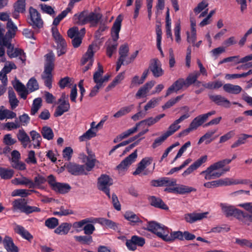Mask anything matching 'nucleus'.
<instances>
[{
    "mask_svg": "<svg viewBox=\"0 0 252 252\" xmlns=\"http://www.w3.org/2000/svg\"><path fill=\"white\" fill-rule=\"evenodd\" d=\"M122 21V16L119 15L114 22L111 29L112 40H109L106 43V53L109 57H111L113 53L116 51L118 46L117 41L119 38V32L121 30Z\"/></svg>",
    "mask_w": 252,
    "mask_h": 252,
    "instance_id": "nucleus-1",
    "label": "nucleus"
},
{
    "mask_svg": "<svg viewBox=\"0 0 252 252\" xmlns=\"http://www.w3.org/2000/svg\"><path fill=\"white\" fill-rule=\"evenodd\" d=\"M45 58L46 63L41 78L44 80L45 85L50 89L52 88V71L54 67L55 56L53 53H49L46 55Z\"/></svg>",
    "mask_w": 252,
    "mask_h": 252,
    "instance_id": "nucleus-2",
    "label": "nucleus"
},
{
    "mask_svg": "<svg viewBox=\"0 0 252 252\" xmlns=\"http://www.w3.org/2000/svg\"><path fill=\"white\" fill-rule=\"evenodd\" d=\"M220 169L217 162H215L208 167L205 170L201 172L200 174L204 175L206 180L215 179L223 175V172H220Z\"/></svg>",
    "mask_w": 252,
    "mask_h": 252,
    "instance_id": "nucleus-3",
    "label": "nucleus"
},
{
    "mask_svg": "<svg viewBox=\"0 0 252 252\" xmlns=\"http://www.w3.org/2000/svg\"><path fill=\"white\" fill-rule=\"evenodd\" d=\"M14 210H19L21 212L30 214L34 212H39L40 209L36 207L27 205V201L24 198H19L13 202Z\"/></svg>",
    "mask_w": 252,
    "mask_h": 252,
    "instance_id": "nucleus-4",
    "label": "nucleus"
},
{
    "mask_svg": "<svg viewBox=\"0 0 252 252\" xmlns=\"http://www.w3.org/2000/svg\"><path fill=\"white\" fill-rule=\"evenodd\" d=\"M52 33L57 43L58 55L60 56L66 52V43L63 36L59 33L57 27L52 28Z\"/></svg>",
    "mask_w": 252,
    "mask_h": 252,
    "instance_id": "nucleus-5",
    "label": "nucleus"
},
{
    "mask_svg": "<svg viewBox=\"0 0 252 252\" xmlns=\"http://www.w3.org/2000/svg\"><path fill=\"white\" fill-rule=\"evenodd\" d=\"M113 184V180L108 175H101L97 181V188L104 192L109 198H110V187Z\"/></svg>",
    "mask_w": 252,
    "mask_h": 252,
    "instance_id": "nucleus-6",
    "label": "nucleus"
},
{
    "mask_svg": "<svg viewBox=\"0 0 252 252\" xmlns=\"http://www.w3.org/2000/svg\"><path fill=\"white\" fill-rule=\"evenodd\" d=\"M152 161L153 158L151 157H146L143 158L138 163V166L135 171L133 172V174L134 175H147L150 173H152L155 168V165H154L152 170L146 169L148 165L152 163Z\"/></svg>",
    "mask_w": 252,
    "mask_h": 252,
    "instance_id": "nucleus-7",
    "label": "nucleus"
},
{
    "mask_svg": "<svg viewBox=\"0 0 252 252\" xmlns=\"http://www.w3.org/2000/svg\"><path fill=\"white\" fill-rule=\"evenodd\" d=\"M168 228L163 224L155 221L148 222L146 229L156 234L158 237L163 239L164 235L167 233Z\"/></svg>",
    "mask_w": 252,
    "mask_h": 252,
    "instance_id": "nucleus-8",
    "label": "nucleus"
},
{
    "mask_svg": "<svg viewBox=\"0 0 252 252\" xmlns=\"http://www.w3.org/2000/svg\"><path fill=\"white\" fill-rule=\"evenodd\" d=\"M30 18L29 23L34 29H39L42 28L43 21L41 18L40 14L36 9L32 7L29 9Z\"/></svg>",
    "mask_w": 252,
    "mask_h": 252,
    "instance_id": "nucleus-9",
    "label": "nucleus"
},
{
    "mask_svg": "<svg viewBox=\"0 0 252 252\" xmlns=\"http://www.w3.org/2000/svg\"><path fill=\"white\" fill-rule=\"evenodd\" d=\"M238 207L243 208L250 214L239 210V220L247 223V221L252 222V202H245L239 204Z\"/></svg>",
    "mask_w": 252,
    "mask_h": 252,
    "instance_id": "nucleus-10",
    "label": "nucleus"
},
{
    "mask_svg": "<svg viewBox=\"0 0 252 252\" xmlns=\"http://www.w3.org/2000/svg\"><path fill=\"white\" fill-rule=\"evenodd\" d=\"M66 95L63 94L61 98L58 100L59 105L57 107L54 113L56 117L62 116L65 112H67L70 109V104L67 100H65Z\"/></svg>",
    "mask_w": 252,
    "mask_h": 252,
    "instance_id": "nucleus-11",
    "label": "nucleus"
},
{
    "mask_svg": "<svg viewBox=\"0 0 252 252\" xmlns=\"http://www.w3.org/2000/svg\"><path fill=\"white\" fill-rule=\"evenodd\" d=\"M137 157V151L129 155L125 159H124L117 166V168L119 173L123 174L127 170V168L134 162Z\"/></svg>",
    "mask_w": 252,
    "mask_h": 252,
    "instance_id": "nucleus-12",
    "label": "nucleus"
},
{
    "mask_svg": "<svg viewBox=\"0 0 252 252\" xmlns=\"http://www.w3.org/2000/svg\"><path fill=\"white\" fill-rule=\"evenodd\" d=\"M145 243L144 238L136 235L132 236L130 239L127 240L126 246L130 251H134L136 250L137 247H142Z\"/></svg>",
    "mask_w": 252,
    "mask_h": 252,
    "instance_id": "nucleus-13",
    "label": "nucleus"
},
{
    "mask_svg": "<svg viewBox=\"0 0 252 252\" xmlns=\"http://www.w3.org/2000/svg\"><path fill=\"white\" fill-rule=\"evenodd\" d=\"M98 49V47L96 44H92L90 45L87 51L84 55L81 60V63L83 65L88 63H90V65H93L94 63V53Z\"/></svg>",
    "mask_w": 252,
    "mask_h": 252,
    "instance_id": "nucleus-14",
    "label": "nucleus"
},
{
    "mask_svg": "<svg viewBox=\"0 0 252 252\" xmlns=\"http://www.w3.org/2000/svg\"><path fill=\"white\" fill-rule=\"evenodd\" d=\"M220 207L222 213L226 217L234 216L239 220V209L226 203H220Z\"/></svg>",
    "mask_w": 252,
    "mask_h": 252,
    "instance_id": "nucleus-15",
    "label": "nucleus"
},
{
    "mask_svg": "<svg viewBox=\"0 0 252 252\" xmlns=\"http://www.w3.org/2000/svg\"><path fill=\"white\" fill-rule=\"evenodd\" d=\"M149 69L155 77H159L164 74V70L161 68V64L157 59H154L150 62Z\"/></svg>",
    "mask_w": 252,
    "mask_h": 252,
    "instance_id": "nucleus-16",
    "label": "nucleus"
},
{
    "mask_svg": "<svg viewBox=\"0 0 252 252\" xmlns=\"http://www.w3.org/2000/svg\"><path fill=\"white\" fill-rule=\"evenodd\" d=\"M208 214V212L203 213L193 212L185 214L184 218L187 222L192 223L206 218Z\"/></svg>",
    "mask_w": 252,
    "mask_h": 252,
    "instance_id": "nucleus-17",
    "label": "nucleus"
},
{
    "mask_svg": "<svg viewBox=\"0 0 252 252\" xmlns=\"http://www.w3.org/2000/svg\"><path fill=\"white\" fill-rule=\"evenodd\" d=\"M88 156L84 154L81 155L80 158L84 162H86L87 170L90 171L94 167L96 159L95 158V155L92 152L88 150Z\"/></svg>",
    "mask_w": 252,
    "mask_h": 252,
    "instance_id": "nucleus-18",
    "label": "nucleus"
},
{
    "mask_svg": "<svg viewBox=\"0 0 252 252\" xmlns=\"http://www.w3.org/2000/svg\"><path fill=\"white\" fill-rule=\"evenodd\" d=\"M221 186H227L238 184L247 185L250 183V180L247 179H235L226 178L220 179Z\"/></svg>",
    "mask_w": 252,
    "mask_h": 252,
    "instance_id": "nucleus-19",
    "label": "nucleus"
},
{
    "mask_svg": "<svg viewBox=\"0 0 252 252\" xmlns=\"http://www.w3.org/2000/svg\"><path fill=\"white\" fill-rule=\"evenodd\" d=\"M155 84V81H151L147 82L143 86L141 87L136 94L135 96L137 98L146 97L147 93L153 87Z\"/></svg>",
    "mask_w": 252,
    "mask_h": 252,
    "instance_id": "nucleus-20",
    "label": "nucleus"
},
{
    "mask_svg": "<svg viewBox=\"0 0 252 252\" xmlns=\"http://www.w3.org/2000/svg\"><path fill=\"white\" fill-rule=\"evenodd\" d=\"M148 199L150 205L155 208L165 210L168 209L167 205L159 197L151 196L148 197Z\"/></svg>",
    "mask_w": 252,
    "mask_h": 252,
    "instance_id": "nucleus-21",
    "label": "nucleus"
},
{
    "mask_svg": "<svg viewBox=\"0 0 252 252\" xmlns=\"http://www.w3.org/2000/svg\"><path fill=\"white\" fill-rule=\"evenodd\" d=\"M169 231L168 228L167 229V233L165 234L164 237L163 238V240L168 242H172L174 241L175 240L178 239L180 241L184 240L183 237V232L181 231H176L171 232L169 235Z\"/></svg>",
    "mask_w": 252,
    "mask_h": 252,
    "instance_id": "nucleus-22",
    "label": "nucleus"
},
{
    "mask_svg": "<svg viewBox=\"0 0 252 252\" xmlns=\"http://www.w3.org/2000/svg\"><path fill=\"white\" fill-rule=\"evenodd\" d=\"M184 87H186L185 80L183 78H180L175 81L167 90L165 97L170 95L173 92H177Z\"/></svg>",
    "mask_w": 252,
    "mask_h": 252,
    "instance_id": "nucleus-23",
    "label": "nucleus"
},
{
    "mask_svg": "<svg viewBox=\"0 0 252 252\" xmlns=\"http://www.w3.org/2000/svg\"><path fill=\"white\" fill-rule=\"evenodd\" d=\"M94 220V222H97L102 226H106L114 230H117L119 229L118 224L110 220L104 218H99L95 219Z\"/></svg>",
    "mask_w": 252,
    "mask_h": 252,
    "instance_id": "nucleus-24",
    "label": "nucleus"
},
{
    "mask_svg": "<svg viewBox=\"0 0 252 252\" xmlns=\"http://www.w3.org/2000/svg\"><path fill=\"white\" fill-rule=\"evenodd\" d=\"M8 50L7 51V54L10 58H15L19 57L20 59L24 62L26 61V57L22 50L18 48L13 49L11 47V44L9 47L6 46Z\"/></svg>",
    "mask_w": 252,
    "mask_h": 252,
    "instance_id": "nucleus-25",
    "label": "nucleus"
},
{
    "mask_svg": "<svg viewBox=\"0 0 252 252\" xmlns=\"http://www.w3.org/2000/svg\"><path fill=\"white\" fill-rule=\"evenodd\" d=\"M152 185L155 187L163 186H174L176 185V181L175 179L170 180L168 178H162L159 180H153L151 182Z\"/></svg>",
    "mask_w": 252,
    "mask_h": 252,
    "instance_id": "nucleus-26",
    "label": "nucleus"
},
{
    "mask_svg": "<svg viewBox=\"0 0 252 252\" xmlns=\"http://www.w3.org/2000/svg\"><path fill=\"white\" fill-rule=\"evenodd\" d=\"M211 100L217 105L223 106L225 108H229L231 102L225 97L220 95H213L210 96Z\"/></svg>",
    "mask_w": 252,
    "mask_h": 252,
    "instance_id": "nucleus-27",
    "label": "nucleus"
},
{
    "mask_svg": "<svg viewBox=\"0 0 252 252\" xmlns=\"http://www.w3.org/2000/svg\"><path fill=\"white\" fill-rule=\"evenodd\" d=\"M2 243L7 252H18V247L15 245L12 239L9 236H6L3 240Z\"/></svg>",
    "mask_w": 252,
    "mask_h": 252,
    "instance_id": "nucleus-28",
    "label": "nucleus"
},
{
    "mask_svg": "<svg viewBox=\"0 0 252 252\" xmlns=\"http://www.w3.org/2000/svg\"><path fill=\"white\" fill-rule=\"evenodd\" d=\"M232 62L234 65H236L239 63H244L247 62L246 56L240 58L239 56H234L229 57L227 58H224L223 60L220 61L219 63L220 64H222L223 63Z\"/></svg>",
    "mask_w": 252,
    "mask_h": 252,
    "instance_id": "nucleus-29",
    "label": "nucleus"
},
{
    "mask_svg": "<svg viewBox=\"0 0 252 252\" xmlns=\"http://www.w3.org/2000/svg\"><path fill=\"white\" fill-rule=\"evenodd\" d=\"M102 18V15L99 13L88 12L87 23H90L91 27H96Z\"/></svg>",
    "mask_w": 252,
    "mask_h": 252,
    "instance_id": "nucleus-30",
    "label": "nucleus"
},
{
    "mask_svg": "<svg viewBox=\"0 0 252 252\" xmlns=\"http://www.w3.org/2000/svg\"><path fill=\"white\" fill-rule=\"evenodd\" d=\"M88 12L83 11L79 14H75L73 18L75 23L80 25H84L87 24Z\"/></svg>",
    "mask_w": 252,
    "mask_h": 252,
    "instance_id": "nucleus-31",
    "label": "nucleus"
},
{
    "mask_svg": "<svg viewBox=\"0 0 252 252\" xmlns=\"http://www.w3.org/2000/svg\"><path fill=\"white\" fill-rule=\"evenodd\" d=\"M11 182L15 185H23L30 189V186L32 185V180L25 176L22 175L20 178L13 179Z\"/></svg>",
    "mask_w": 252,
    "mask_h": 252,
    "instance_id": "nucleus-32",
    "label": "nucleus"
},
{
    "mask_svg": "<svg viewBox=\"0 0 252 252\" xmlns=\"http://www.w3.org/2000/svg\"><path fill=\"white\" fill-rule=\"evenodd\" d=\"M17 137L25 148L30 142V137L23 128L19 130L17 134Z\"/></svg>",
    "mask_w": 252,
    "mask_h": 252,
    "instance_id": "nucleus-33",
    "label": "nucleus"
},
{
    "mask_svg": "<svg viewBox=\"0 0 252 252\" xmlns=\"http://www.w3.org/2000/svg\"><path fill=\"white\" fill-rule=\"evenodd\" d=\"M173 190H175L176 192L181 194L196 191L195 188L184 185H178L173 188Z\"/></svg>",
    "mask_w": 252,
    "mask_h": 252,
    "instance_id": "nucleus-34",
    "label": "nucleus"
},
{
    "mask_svg": "<svg viewBox=\"0 0 252 252\" xmlns=\"http://www.w3.org/2000/svg\"><path fill=\"white\" fill-rule=\"evenodd\" d=\"M124 217L133 225L142 222L138 215L131 211L126 212L124 215Z\"/></svg>",
    "mask_w": 252,
    "mask_h": 252,
    "instance_id": "nucleus-35",
    "label": "nucleus"
},
{
    "mask_svg": "<svg viewBox=\"0 0 252 252\" xmlns=\"http://www.w3.org/2000/svg\"><path fill=\"white\" fill-rule=\"evenodd\" d=\"M68 169L73 175H80L84 173L85 166L76 164H70L68 166Z\"/></svg>",
    "mask_w": 252,
    "mask_h": 252,
    "instance_id": "nucleus-36",
    "label": "nucleus"
},
{
    "mask_svg": "<svg viewBox=\"0 0 252 252\" xmlns=\"http://www.w3.org/2000/svg\"><path fill=\"white\" fill-rule=\"evenodd\" d=\"M14 230L23 238L28 241H31L33 238L32 236L29 232L21 225H16L14 227Z\"/></svg>",
    "mask_w": 252,
    "mask_h": 252,
    "instance_id": "nucleus-37",
    "label": "nucleus"
},
{
    "mask_svg": "<svg viewBox=\"0 0 252 252\" xmlns=\"http://www.w3.org/2000/svg\"><path fill=\"white\" fill-rule=\"evenodd\" d=\"M97 65V70L94 74L93 79L96 85L99 84V85L102 86V76L103 73V67L99 63Z\"/></svg>",
    "mask_w": 252,
    "mask_h": 252,
    "instance_id": "nucleus-38",
    "label": "nucleus"
},
{
    "mask_svg": "<svg viewBox=\"0 0 252 252\" xmlns=\"http://www.w3.org/2000/svg\"><path fill=\"white\" fill-rule=\"evenodd\" d=\"M223 89L226 92L233 94H238L242 91V88L240 86L231 84H224Z\"/></svg>",
    "mask_w": 252,
    "mask_h": 252,
    "instance_id": "nucleus-39",
    "label": "nucleus"
},
{
    "mask_svg": "<svg viewBox=\"0 0 252 252\" xmlns=\"http://www.w3.org/2000/svg\"><path fill=\"white\" fill-rule=\"evenodd\" d=\"M71 189V187L69 184L66 183H58L53 189L56 192L61 194L67 193Z\"/></svg>",
    "mask_w": 252,
    "mask_h": 252,
    "instance_id": "nucleus-40",
    "label": "nucleus"
},
{
    "mask_svg": "<svg viewBox=\"0 0 252 252\" xmlns=\"http://www.w3.org/2000/svg\"><path fill=\"white\" fill-rule=\"evenodd\" d=\"M70 228L71 225L69 223H63L55 230V233L59 235H65L68 233Z\"/></svg>",
    "mask_w": 252,
    "mask_h": 252,
    "instance_id": "nucleus-41",
    "label": "nucleus"
},
{
    "mask_svg": "<svg viewBox=\"0 0 252 252\" xmlns=\"http://www.w3.org/2000/svg\"><path fill=\"white\" fill-rule=\"evenodd\" d=\"M134 108V105L131 104L128 106H125L121 108L118 112L115 113L113 117L116 118L122 117L123 116L130 113Z\"/></svg>",
    "mask_w": 252,
    "mask_h": 252,
    "instance_id": "nucleus-42",
    "label": "nucleus"
},
{
    "mask_svg": "<svg viewBox=\"0 0 252 252\" xmlns=\"http://www.w3.org/2000/svg\"><path fill=\"white\" fill-rule=\"evenodd\" d=\"M31 192H35L34 190H29L27 189H17L14 190L12 193V196H20L26 197L31 194Z\"/></svg>",
    "mask_w": 252,
    "mask_h": 252,
    "instance_id": "nucleus-43",
    "label": "nucleus"
},
{
    "mask_svg": "<svg viewBox=\"0 0 252 252\" xmlns=\"http://www.w3.org/2000/svg\"><path fill=\"white\" fill-rule=\"evenodd\" d=\"M30 135L33 142V148H39L42 139L40 134L35 130H32L30 132Z\"/></svg>",
    "mask_w": 252,
    "mask_h": 252,
    "instance_id": "nucleus-44",
    "label": "nucleus"
},
{
    "mask_svg": "<svg viewBox=\"0 0 252 252\" xmlns=\"http://www.w3.org/2000/svg\"><path fill=\"white\" fill-rule=\"evenodd\" d=\"M43 137L48 140H50L54 138V133L52 129L48 126H43L41 130Z\"/></svg>",
    "mask_w": 252,
    "mask_h": 252,
    "instance_id": "nucleus-45",
    "label": "nucleus"
},
{
    "mask_svg": "<svg viewBox=\"0 0 252 252\" xmlns=\"http://www.w3.org/2000/svg\"><path fill=\"white\" fill-rule=\"evenodd\" d=\"M14 173L12 169L0 167V176L3 179L7 180L11 178Z\"/></svg>",
    "mask_w": 252,
    "mask_h": 252,
    "instance_id": "nucleus-46",
    "label": "nucleus"
},
{
    "mask_svg": "<svg viewBox=\"0 0 252 252\" xmlns=\"http://www.w3.org/2000/svg\"><path fill=\"white\" fill-rule=\"evenodd\" d=\"M9 102L11 109H14L19 104V100L16 98L15 94L13 90H9L8 91Z\"/></svg>",
    "mask_w": 252,
    "mask_h": 252,
    "instance_id": "nucleus-47",
    "label": "nucleus"
},
{
    "mask_svg": "<svg viewBox=\"0 0 252 252\" xmlns=\"http://www.w3.org/2000/svg\"><path fill=\"white\" fill-rule=\"evenodd\" d=\"M199 76V73H198V71H195L193 73L189 74L185 80L186 87H188L191 84L196 82Z\"/></svg>",
    "mask_w": 252,
    "mask_h": 252,
    "instance_id": "nucleus-48",
    "label": "nucleus"
},
{
    "mask_svg": "<svg viewBox=\"0 0 252 252\" xmlns=\"http://www.w3.org/2000/svg\"><path fill=\"white\" fill-rule=\"evenodd\" d=\"M57 209V210L53 212V214L54 215L61 217L74 214V212L72 210L65 209L63 206H62Z\"/></svg>",
    "mask_w": 252,
    "mask_h": 252,
    "instance_id": "nucleus-49",
    "label": "nucleus"
},
{
    "mask_svg": "<svg viewBox=\"0 0 252 252\" xmlns=\"http://www.w3.org/2000/svg\"><path fill=\"white\" fill-rule=\"evenodd\" d=\"M216 130H214L206 133L199 139L198 142V144H201L204 141H205V143L206 144L210 143L213 140V139H211V137L216 133Z\"/></svg>",
    "mask_w": 252,
    "mask_h": 252,
    "instance_id": "nucleus-50",
    "label": "nucleus"
},
{
    "mask_svg": "<svg viewBox=\"0 0 252 252\" xmlns=\"http://www.w3.org/2000/svg\"><path fill=\"white\" fill-rule=\"evenodd\" d=\"M97 130H93L90 128L82 135L79 137L80 141H85L89 140L92 138L94 137L96 135Z\"/></svg>",
    "mask_w": 252,
    "mask_h": 252,
    "instance_id": "nucleus-51",
    "label": "nucleus"
},
{
    "mask_svg": "<svg viewBox=\"0 0 252 252\" xmlns=\"http://www.w3.org/2000/svg\"><path fill=\"white\" fill-rule=\"evenodd\" d=\"M181 128V126L176 121L171 124L168 127L167 131L164 133L168 137L173 134L175 132Z\"/></svg>",
    "mask_w": 252,
    "mask_h": 252,
    "instance_id": "nucleus-52",
    "label": "nucleus"
},
{
    "mask_svg": "<svg viewBox=\"0 0 252 252\" xmlns=\"http://www.w3.org/2000/svg\"><path fill=\"white\" fill-rule=\"evenodd\" d=\"M27 89L30 93H32L39 89V85L37 80L33 77L31 78L27 84Z\"/></svg>",
    "mask_w": 252,
    "mask_h": 252,
    "instance_id": "nucleus-53",
    "label": "nucleus"
},
{
    "mask_svg": "<svg viewBox=\"0 0 252 252\" xmlns=\"http://www.w3.org/2000/svg\"><path fill=\"white\" fill-rule=\"evenodd\" d=\"M42 100L40 97H37L33 100L31 111V115H34L41 106Z\"/></svg>",
    "mask_w": 252,
    "mask_h": 252,
    "instance_id": "nucleus-54",
    "label": "nucleus"
},
{
    "mask_svg": "<svg viewBox=\"0 0 252 252\" xmlns=\"http://www.w3.org/2000/svg\"><path fill=\"white\" fill-rule=\"evenodd\" d=\"M129 48L127 44H124L120 46L119 49L120 57L121 61H125L127 57Z\"/></svg>",
    "mask_w": 252,
    "mask_h": 252,
    "instance_id": "nucleus-55",
    "label": "nucleus"
},
{
    "mask_svg": "<svg viewBox=\"0 0 252 252\" xmlns=\"http://www.w3.org/2000/svg\"><path fill=\"white\" fill-rule=\"evenodd\" d=\"M250 137H252V135L246 134H241L238 138V139L232 144L231 147L232 148H235L239 146L241 144H244L245 143L246 140Z\"/></svg>",
    "mask_w": 252,
    "mask_h": 252,
    "instance_id": "nucleus-56",
    "label": "nucleus"
},
{
    "mask_svg": "<svg viewBox=\"0 0 252 252\" xmlns=\"http://www.w3.org/2000/svg\"><path fill=\"white\" fill-rule=\"evenodd\" d=\"M206 119L204 117V115H200L195 118L191 122V124L193 127L196 129L198 127L200 126L205 121Z\"/></svg>",
    "mask_w": 252,
    "mask_h": 252,
    "instance_id": "nucleus-57",
    "label": "nucleus"
},
{
    "mask_svg": "<svg viewBox=\"0 0 252 252\" xmlns=\"http://www.w3.org/2000/svg\"><path fill=\"white\" fill-rule=\"evenodd\" d=\"M161 100V97L157 98H153L144 106L145 111H148L150 109L154 108L158 104V103Z\"/></svg>",
    "mask_w": 252,
    "mask_h": 252,
    "instance_id": "nucleus-58",
    "label": "nucleus"
},
{
    "mask_svg": "<svg viewBox=\"0 0 252 252\" xmlns=\"http://www.w3.org/2000/svg\"><path fill=\"white\" fill-rule=\"evenodd\" d=\"M94 222V220L92 218H87L83 219L79 221L75 222L73 224V227L79 231V228H82L84 225L88 223H91Z\"/></svg>",
    "mask_w": 252,
    "mask_h": 252,
    "instance_id": "nucleus-59",
    "label": "nucleus"
},
{
    "mask_svg": "<svg viewBox=\"0 0 252 252\" xmlns=\"http://www.w3.org/2000/svg\"><path fill=\"white\" fill-rule=\"evenodd\" d=\"M46 181V180L44 177L38 175L34 177V181H32V185L30 186V189L38 187L44 184Z\"/></svg>",
    "mask_w": 252,
    "mask_h": 252,
    "instance_id": "nucleus-60",
    "label": "nucleus"
},
{
    "mask_svg": "<svg viewBox=\"0 0 252 252\" xmlns=\"http://www.w3.org/2000/svg\"><path fill=\"white\" fill-rule=\"evenodd\" d=\"M157 121L155 118L153 117H149L148 119L144 120L143 121H140V122L137 123V126H150L155 124L157 123Z\"/></svg>",
    "mask_w": 252,
    "mask_h": 252,
    "instance_id": "nucleus-61",
    "label": "nucleus"
},
{
    "mask_svg": "<svg viewBox=\"0 0 252 252\" xmlns=\"http://www.w3.org/2000/svg\"><path fill=\"white\" fill-rule=\"evenodd\" d=\"M58 224V220L54 217L49 218L45 221V226L50 229L55 228Z\"/></svg>",
    "mask_w": 252,
    "mask_h": 252,
    "instance_id": "nucleus-62",
    "label": "nucleus"
},
{
    "mask_svg": "<svg viewBox=\"0 0 252 252\" xmlns=\"http://www.w3.org/2000/svg\"><path fill=\"white\" fill-rule=\"evenodd\" d=\"M26 0H18L14 4V9L18 12L23 13L25 11Z\"/></svg>",
    "mask_w": 252,
    "mask_h": 252,
    "instance_id": "nucleus-63",
    "label": "nucleus"
},
{
    "mask_svg": "<svg viewBox=\"0 0 252 252\" xmlns=\"http://www.w3.org/2000/svg\"><path fill=\"white\" fill-rule=\"evenodd\" d=\"M168 138L167 135L164 133L160 137L157 138L154 140V142L152 145V147L153 149H155L159 146Z\"/></svg>",
    "mask_w": 252,
    "mask_h": 252,
    "instance_id": "nucleus-64",
    "label": "nucleus"
}]
</instances>
